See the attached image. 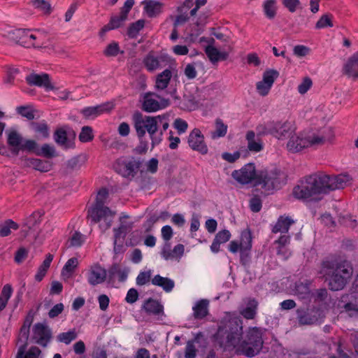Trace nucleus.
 Wrapping results in <instances>:
<instances>
[{"label": "nucleus", "instance_id": "1", "mask_svg": "<svg viewBox=\"0 0 358 358\" xmlns=\"http://www.w3.org/2000/svg\"><path fill=\"white\" fill-rule=\"evenodd\" d=\"M243 334V320L240 317H233L219 327L215 337L221 347H232L236 355L253 357L263 346L262 329L250 327L244 338Z\"/></svg>", "mask_w": 358, "mask_h": 358}, {"label": "nucleus", "instance_id": "2", "mask_svg": "<svg viewBox=\"0 0 358 358\" xmlns=\"http://www.w3.org/2000/svg\"><path fill=\"white\" fill-rule=\"evenodd\" d=\"M322 265L329 289L342 290L352 275L351 264L340 257H328L322 262Z\"/></svg>", "mask_w": 358, "mask_h": 358}, {"label": "nucleus", "instance_id": "3", "mask_svg": "<svg viewBox=\"0 0 358 358\" xmlns=\"http://www.w3.org/2000/svg\"><path fill=\"white\" fill-rule=\"evenodd\" d=\"M168 114H164L157 116L143 115L140 111L136 110L132 115L134 127L138 138L144 137L148 131L152 141V145L154 147L162 141V131H160L159 136H156L158 130V123L162 122V119H166Z\"/></svg>", "mask_w": 358, "mask_h": 358}, {"label": "nucleus", "instance_id": "4", "mask_svg": "<svg viewBox=\"0 0 358 358\" xmlns=\"http://www.w3.org/2000/svg\"><path fill=\"white\" fill-rule=\"evenodd\" d=\"M334 131L331 127H324L310 136H292L287 143L288 150L292 152H297L305 148L314 145H323L330 141L334 137Z\"/></svg>", "mask_w": 358, "mask_h": 358}, {"label": "nucleus", "instance_id": "5", "mask_svg": "<svg viewBox=\"0 0 358 358\" xmlns=\"http://www.w3.org/2000/svg\"><path fill=\"white\" fill-rule=\"evenodd\" d=\"M320 173L310 175L293 188V196L299 200H306L319 194H325Z\"/></svg>", "mask_w": 358, "mask_h": 358}, {"label": "nucleus", "instance_id": "6", "mask_svg": "<svg viewBox=\"0 0 358 358\" xmlns=\"http://www.w3.org/2000/svg\"><path fill=\"white\" fill-rule=\"evenodd\" d=\"M286 174L277 169L261 171L257 176V184L262 185L266 190L280 189L286 183Z\"/></svg>", "mask_w": 358, "mask_h": 358}, {"label": "nucleus", "instance_id": "7", "mask_svg": "<svg viewBox=\"0 0 358 358\" xmlns=\"http://www.w3.org/2000/svg\"><path fill=\"white\" fill-rule=\"evenodd\" d=\"M338 306L350 317H358V273L349 293L341 296Z\"/></svg>", "mask_w": 358, "mask_h": 358}, {"label": "nucleus", "instance_id": "8", "mask_svg": "<svg viewBox=\"0 0 358 358\" xmlns=\"http://www.w3.org/2000/svg\"><path fill=\"white\" fill-rule=\"evenodd\" d=\"M108 196V191L106 188H101L98 192L94 206L88 210L87 217L90 220L91 224H96L101 219L111 215L110 208L104 206Z\"/></svg>", "mask_w": 358, "mask_h": 358}, {"label": "nucleus", "instance_id": "9", "mask_svg": "<svg viewBox=\"0 0 358 358\" xmlns=\"http://www.w3.org/2000/svg\"><path fill=\"white\" fill-rule=\"evenodd\" d=\"M143 162L140 159H135L134 157L127 159L122 157L115 161L113 169L116 173L123 178L131 179L136 176Z\"/></svg>", "mask_w": 358, "mask_h": 358}, {"label": "nucleus", "instance_id": "10", "mask_svg": "<svg viewBox=\"0 0 358 358\" xmlns=\"http://www.w3.org/2000/svg\"><path fill=\"white\" fill-rule=\"evenodd\" d=\"M169 105V99L161 98L155 92H147L143 96L141 109L147 113H153L164 109Z\"/></svg>", "mask_w": 358, "mask_h": 358}, {"label": "nucleus", "instance_id": "11", "mask_svg": "<svg viewBox=\"0 0 358 358\" xmlns=\"http://www.w3.org/2000/svg\"><path fill=\"white\" fill-rule=\"evenodd\" d=\"M76 136L75 131L68 126L57 129L53 134L55 143L65 150L75 147Z\"/></svg>", "mask_w": 358, "mask_h": 358}, {"label": "nucleus", "instance_id": "12", "mask_svg": "<svg viewBox=\"0 0 358 358\" xmlns=\"http://www.w3.org/2000/svg\"><path fill=\"white\" fill-rule=\"evenodd\" d=\"M320 175L324 194H328L335 189H343L350 181V176L348 175L341 174L334 176H330L324 173H320Z\"/></svg>", "mask_w": 358, "mask_h": 358}, {"label": "nucleus", "instance_id": "13", "mask_svg": "<svg viewBox=\"0 0 358 358\" xmlns=\"http://www.w3.org/2000/svg\"><path fill=\"white\" fill-rule=\"evenodd\" d=\"M52 338V331L47 324L38 322L34 325L31 340L35 343L45 348L50 342Z\"/></svg>", "mask_w": 358, "mask_h": 358}, {"label": "nucleus", "instance_id": "14", "mask_svg": "<svg viewBox=\"0 0 358 358\" xmlns=\"http://www.w3.org/2000/svg\"><path fill=\"white\" fill-rule=\"evenodd\" d=\"M296 313L299 323L303 325L314 324L324 316L322 310L315 306L306 309H298Z\"/></svg>", "mask_w": 358, "mask_h": 358}, {"label": "nucleus", "instance_id": "15", "mask_svg": "<svg viewBox=\"0 0 358 358\" xmlns=\"http://www.w3.org/2000/svg\"><path fill=\"white\" fill-rule=\"evenodd\" d=\"M257 174L254 164L249 163L241 169L234 171L231 176L239 183L246 185L251 182L253 180H255L257 182Z\"/></svg>", "mask_w": 358, "mask_h": 358}, {"label": "nucleus", "instance_id": "16", "mask_svg": "<svg viewBox=\"0 0 358 358\" xmlns=\"http://www.w3.org/2000/svg\"><path fill=\"white\" fill-rule=\"evenodd\" d=\"M189 146L201 155L208 153V149L204 142V136L199 129L194 128L189 134L187 138Z\"/></svg>", "mask_w": 358, "mask_h": 358}, {"label": "nucleus", "instance_id": "17", "mask_svg": "<svg viewBox=\"0 0 358 358\" xmlns=\"http://www.w3.org/2000/svg\"><path fill=\"white\" fill-rule=\"evenodd\" d=\"M34 313L31 310L29 311L23 325L20 331V340L24 339V344L22 345L17 351V358H22L27 347V341L29 336V329L34 320Z\"/></svg>", "mask_w": 358, "mask_h": 358}, {"label": "nucleus", "instance_id": "18", "mask_svg": "<svg viewBox=\"0 0 358 358\" xmlns=\"http://www.w3.org/2000/svg\"><path fill=\"white\" fill-rule=\"evenodd\" d=\"M25 81L29 86L44 87L46 91L55 89L51 83L50 76L45 73L41 74L31 73L25 77Z\"/></svg>", "mask_w": 358, "mask_h": 358}, {"label": "nucleus", "instance_id": "19", "mask_svg": "<svg viewBox=\"0 0 358 358\" xmlns=\"http://www.w3.org/2000/svg\"><path fill=\"white\" fill-rule=\"evenodd\" d=\"M113 106V103L106 102L95 106L85 107L80 110V113L84 118L93 120L104 113L110 112Z\"/></svg>", "mask_w": 358, "mask_h": 358}, {"label": "nucleus", "instance_id": "20", "mask_svg": "<svg viewBox=\"0 0 358 358\" xmlns=\"http://www.w3.org/2000/svg\"><path fill=\"white\" fill-rule=\"evenodd\" d=\"M107 278V271L96 264L92 266L87 274V281L90 285L96 286L103 283Z\"/></svg>", "mask_w": 358, "mask_h": 358}, {"label": "nucleus", "instance_id": "21", "mask_svg": "<svg viewBox=\"0 0 358 358\" xmlns=\"http://www.w3.org/2000/svg\"><path fill=\"white\" fill-rule=\"evenodd\" d=\"M142 308L149 315L156 316L164 315V306L158 301L152 298H149L144 302Z\"/></svg>", "mask_w": 358, "mask_h": 358}, {"label": "nucleus", "instance_id": "22", "mask_svg": "<svg viewBox=\"0 0 358 358\" xmlns=\"http://www.w3.org/2000/svg\"><path fill=\"white\" fill-rule=\"evenodd\" d=\"M274 124L275 133L273 134V136L278 139H283L290 136L292 133L291 122L289 121H274Z\"/></svg>", "mask_w": 358, "mask_h": 358}, {"label": "nucleus", "instance_id": "23", "mask_svg": "<svg viewBox=\"0 0 358 358\" xmlns=\"http://www.w3.org/2000/svg\"><path fill=\"white\" fill-rule=\"evenodd\" d=\"M245 138L248 142V148L250 151L258 152L263 150L264 145L261 138L257 137L255 131H247Z\"/></svg>", "mask_w": 358, "mask_h": 358}, {"label": "nucleus", "instance_id": "24", "mask_svg": "<svg viewBox=\"0 0 358 358\" xmlns=\"http://www.w3.org/2000/svg\"><path fill=\"white\" fill-rule=\"evenodd\" d=\"M343 73L349 77L358 78V52L348 59L343 66Z\"/></svg>", "mask_w": 358, "mask_h": 358}, {"label": "nucleus", "instance_id": "25", "mask_svg": "<svg viewBox=\"0 0 358 358\" xmlns=\"http://www.w3.org/2000/svg\"><path fill=\"white\" fill-rule=\"evenodd\" d=\"M231 238V233L229 230L223 229L220 231L215 236V238L210 245V250L213 253H217L220 251V247L222 243H227Z\"/></svg>", "mask_w": 358, "mask_h": 358}, {"label": "nucleus", "instance_id": "26", "mask_svg": "<svg viewBox=\"0 0 358 358\" xmlns=\"http://www.w3.org/2000/svg\"><path fill=\"white\" fill-rule=\"evenodd\" d=\"M116 275L118 276L120 282H124L128 276V271L125 268L121 269L120 264L115 263L108 270V280L110 281L113 280Z\"/></svg>", "mask_w": 358, "mask_h": 358}, {"label": "nucleus", "instance_id": "27", "mask_svg": "<svg viewBox=\"0 0 358 358\" xmlns=\"http://www.w3.org/2000/svg\"><path fill=\"white\" fill-rule=\"evenodd\" d=\"M258 302L255 299H249L246 306L240 310V314L247 320H253L257 315Z\"/></svg>", "mask_w": 358, "mask_h": 358}, {"label": "nucleus", "instance_id": "28", "mask_svg": "<svg viewBox=\"0 0 358 358\" xmlns=\"http://www.w3.org/2000/svg\"><path fill=\"white\" fill-rule=\"evenodd\" d=\"M26 165L41 172H48L52 168V164L48 161L36 158H27L25 159Z\"/></svg>", "mask_w": 358, "mask_h": 358}, {"label": "nucleus", "instance_id": "29", "mask_svg": "<svg viewBox=\"0 0 358 358\" xmlns=\"http://www.w3.org/2000/svg\"><path fill=\"white\" fill-rule=\"evenodd\" d=\"M152 284L162 287L166 292H170L173 290L175 282L171 278L162 277L157 274L151 280Z\"/></svg>", "mask_w": 358, "mask_h": 358}, {"label": "nucleus", "instance_id": "30", "mask_svg": "<svg viewBox=\"0 0 358 358\" xmlns=\"http://www.w3.org/2000/svg\"><path fill=\"white\" fill-rule=\"evenodd\" d=\"M171 77H172V73H171V70H169L168 69H165L162 73H159L156 76L155 85V89L157 90H165L168 87V85L171 81Z\"/></svg>", "mask_w": 358, "mask_h": 358}, {"label": "nucleus", "instance_id": "31", "mask_svg": "<svg viewBox=\"0 0 358 358\" xmlns=\"http://www.w3.org/2000/svg\"><path fill=\"white\" fill-rule=\"evenodd\" d=\"M127 17L121 13L120 15H114L110 17L109 22L103 26L100 31V35H104L107 31L120 27Z\"/></svg>", "mask_w": 358, "mask_h": 358}, {"label": "nucleus", "instance_id": "32", "mask_svg": "<svg viewBox=\"0 0 358 358\" xmlns=\"http://www.w3.org/2000/svg\"><path fill=\"white\" fill-rule=\"evenodd\" d=\"M29 127L36 134L43 138H48L50 136V127L45 120L41 122H31Z\"/></svg>", "mask_w": 358, "mask_h": 358}, {"label": "nucleus", "instance_id": "33", "mask_svg": "<svg viewBox=\"0 0 358 358\" xmlns=\"http://www.w3.org/2000/svg\"><path fill=\"white\" fill-rule=\"evenodd\" d=\"M145 3V11L149 17H156L162 12L163 4L159 1L150 0Z\"/></svg>", "mask_w": 358, "mask_h": 358}, {"label": "nucleus", "instance_id": "34", "mask_svg": "<svg viewBox=\"0 0 358 358\" xmlns=\"http://www.w3.org/2000/svg\"><path fill=\"white\" fill-rule=\"evenodd\" d=\"M208 305L209 301L207 299L199 301L193 307L194 318L197 320L204 318L208 314Z\"/></svg>", "mask_w": 358, "mask_h": 358}, {"label": "nucleus", "instance_id": "35", "mask_svg": "<svg viewBox=\"0 0 358 358\" xmlns=\"http://www.w3.org/2000/svg\"><path fill=\"white\" fill-rule=\"evenodd\" d=\"M293 223L294 221L290 217L280 216L272 229V232L275 234L278 232L286 233Z\"/></svg>", "mask_w": 358, "mask_h": 358}, {"label": "nucleus", "instance_id": "36", "mask_svg": "<svg viewBox=\"0 0 358 358\" xmlns=\"http://www.w3.org/2000/svg\"><path fill=\"white\" fill-rule=\"evenodd\" d=\"M246 243L243 244V250L240 252V262L243 266H248L251 261L250 250L252 248V238H247L245 236Z\"/></svg>", "mask_w": 358, "mask_h": 358}, {"label": "nucleus", "instance_id": "37", "mask_svg": "<svg viewBox=\"0 0 358 358\" xmlns=\"http://www.w3.org/2000/svg\"><path fill=\"white\" fill-rule=\"evenodd\" d=\"M274 121H269L263 124H258L255 128V134L257 137L262 138L266 135H271L275 133L274 127Z\"/></svg>", "mask_w": 358, "mask_h": 358}, {"label": "nucleus", "instance_id": "38", "mask_svg": "<svg viewBox=\"0 0 358 358\" xmlns=\"http://www.w3.org/2000/svg\"><path fill=\"white\" fill-rule=\"evenodd\" d=\"M263 12L265 16L273 20L277 14V1L276 0H265L262 4Z\"/></svg>", "mask_w": 358, "mask_h": 358}, {"label": "nucleus", "instance_id": "39", "mask_svg": "<svg viewBox=\"0 0 358 358\" xmlns=\"http://www.w3.org/2000/svg\"><path fill=\"white\" fill-rule=\"evenodd\" d=\"M203 335L201 332H199L195 336L194 338L192 341H188L185 348V358H195L196 356V349L194 343H199L201 338H203Z\"/></svg>", "mask_w": 358, "mask_h": 358}, {"label": "nucleus", "instance_id": "40", "mask_svg": "<svg viewBox=\"0 0 358 358\" xmlns=\"http://www.w3.org/2000/svg\"><path fill=\"white\" fill-rule=\"evenodd\" d=\"M53 259V255L48 254L45 259L43 260L41 265L38 267L36 274L35 275V280L40 282L43 280L45 275L48 268H50V264Z\"/></svg>", "mask_w": 358, "mask_h": 358}, {"label": "nucleus", "instance_id": "41", "mask_svg": "<svg viewBox=\"0 0 358 358\" xmlns=\"http://www.w3.org/2000/svg\"><path fill=\"white\" fill-rule=\"evenodd\" d=\"M245 236L248 238H252L251 233L250 231H244L241 234V240L238 242V241H231L229 244V250L232 253H236L238 250L241 252L243 250V244L246 243L247 241H245Z\"/></svg>", "mask_w": 358, "mask_h": 358}, {"label": "nucleus", "instance_id": "42", "mask_svg": "<svg viewBox=\"0 0 358 358\" xmlns=\"http://www.w3.org/2000/svg\"><path fill=\"white\" fill-rule=\"evenodd\" d=\"M37 156L45 157L47 159H52L57 156L55 148L50 144L45 143L41 148H38V151L36 152Z\"/></svg>", "mask_w": 358, "mask_h": 358}, {"label": "nucleus", "instance_id": "43", "mask_svg": "<svg viewBox=\"0 0 358 358\" xmlns=\"http://www.w3.org/2000/svg\"><path fill=\"white\" fill-rule=\"evenodd\" d=\"M29 29H17L8 32L9 37L11 40L17 43L26 42L25 38L27 36Z\"/></svg>", "mask_w": 358, "mask_h": 358}, {"label": "nucleus", "instance_id": "44", "mask_svg": "<svg viewBox=\"0 0 358 358\" xmlns=\"http://www.w3.org/2000/svg\"><path fill=\"white\" fill-rule=\"evenodd\" d=\"M310 283L308 280H306L305 282H296V294L302 299L308 297L310 294Z\"/></svg>", "mask_w": 358, "mask_h": 358}, {"label": "nucleus", "instance_id": "45", "mask_svg": "<svg viewBox=\"0 0 358 358\" xmlns=\"http://www.w3.org/2000/svg\"><path fill=\"white\" fill-rule=\"evenodd\" d=\"M215 129L211 134L213 138L223 137L227 131V125L220 118H217L215 122Z\"/></svg>", "mask_w": 358, "mask_h": 358}, {"label": "nucleus", "instance_id": "46", "mask_svg": "<svg viewBox=\"0 0 358 358\" xmlns=\"http://www.w3.org/2000/svg\"><path fill=\"white\" fill-rule=\"evenodd\" d=\"M145 25L144 20H138L135 22L130 24L127 29V35L130 38H136L139 31L143 29Z\"/></svg>", "mask_w": 358, "mask_h": 358}, {"label": "nucleus", "instance_id": "47", "mask_svg": "<svg viewBox=\"0 0 358 358\" xmlns=\"http://www.w3.org/2000/svg\"><path fill=\"white\" fill-rule=\"evenodd\" d=\"M162 61H164L162 56L155 57L153 55H148L144 59V64L147 69L152 71L160 66V62Z\"/></svg>", "mask_w": 358, "mask_h": 358}, {"label": "nucleus", "instance_id": "48", "mask_svg": "<svg viewBox=\"0 0 358 358\" xmlns=\"http://www.w3.org/2000/svg\"><path fill=\"white\" fill-rule=\"evenodd\" d=\"M78 337V334L76 329H71L67 332L60 333L57 336V340L59 342L64 343L66 345H69L71 341L76 340Z\"/></svg>", "mask_w": 358, "mask_h": 358}, {"label": "nucleus", "instance_id": "49", "mask_svg": "<svg viewBox=\"0 0 358 358\" xmlns=\"http://www.w3.org/2000/svg\"><path fill=\"white\" fill-rule=\"evenodd\" d=\"M19 225L12 220H7L0 225V236H8L10 234V229L17 230Z\"/></svg>", "mask_w": 358, "mask_h": 358}, {"label": "nucleus", "instance_id": "50", "mask_svg": "<svg viewBox=\"0 0 358 358\" xmlns=\"http://www.w3.org/2000/svg\"><path fill=\"white\" fill-rule=\"evenodd\" d=\"M22 151H26L29 153H34L36 155L38 151L39 145L37 142L32 139L23 140L21 145Z\"/></svg>", "mask_w": 358, "mask_h": 358}, {"label": "nucleus", "instance_id": "51", "mask_svg": "<svg viewBox=\"0 0 358 358\" xmlns=\"http://www.w3.org/2000/svg\"><path fill=\"white\" fill-rule=\"evenodd\" d=\"M30 3L36 9L40 10L45 14H50L52 12V7L50 3L45 0H31Z\"/></svg>", "mask_w": 358, "mask_h": 358}, {"label": "nucleus", "instance_id": "52", "mask_svg": "<svg viewBox=\"0 0 358 358\" xmlns=\"http://www.w3.org/2000/svg\"><path fill=\"white\" fill-rule=\"evenodd\" d=\"M22 136L16 131H10L8 134L7 143L8 146L21 145L23 141Z\"/></svg>", "mask_w": 358, "mask_h": 358}, {"label": "nucleus", "instance_id": "53", "mask_svg": "<svg viewBox=\"0 0 358 358\" xmlns=\"http://www.w3.org/2000/svg\"><path fill=\"white\" fill-rule=\"evenodd\" d=\"M279 76V72L275 69H268L263 73L262 81L272 87L275 80Z\"/></svg>", "mask_w": 358, "mask_h": 358}, {"label": "nucleus", "instance_id": "54", "mask_svg": "<svg viewBox=\"0 0 358 358\" xmlns=\"http://www.w3.org/2000/svg\"><path fill=\"white\" fill-rule=\"evenodd\" d=\"M85 157L81 155H78L72 157L68 160L66 163L67 168L71 170L79 169L81 166L85 163Z\"/></svg>", "mask_w": 358, "mask_h": 358}, {"label": "nucleus", "instance_id": "55", "mask_svg": "<svg viewBox=\"0 0 358 358\" xmlns=\"http://www.w3.org/2000/svg\"><path fill=\"white\" fill-rule=\"evenodd\" d=\"M94 138L92 128L90 126H84L79 134V140L82 143H87L92 141Z\"/></svg>", "mask_w": 358, "mask_h": 358}, {"label": "nucleus", "instance_id": "56", "mask_svg": "<svg viewBox=\"0 0 358 358\" xmlns=\"http://www.w3.org/2000/svg\"><path fill=\"white\" fill-rule=\"evenodd\" d=\"M17 113L21 116L26 117L29 120L34 119V110L31 109L30 106H20L16 108Z\"/></svg>", "mask_w": 358, "mask_h": 358}, {"label": "nucleus", "instance_id": "57", "mask_svg": "<svg viewBox=\"0 0 358 358\" xmlns=\"http://www.w3.org/2000/svg\"><path fill=\"white\" fill-rule=\"evenodd\" d=\"M131 224H121L118 228H114V238L116 239H120V238H122V240L124 239L127 234L130 231L131 229Z\"/></svg>", "mask_w": 358, "mask_h": 358}, {"label": "nucleus", "instance_id": "58", "mask_svg": "<svg viewBox=\"0 0 358 358\" xmlns=\"http://www.w3.org/2000/svg\"><path fill=\"white\" fill-rule=\"evenodd\" d=\"M43 215V213L40 211L34 212L27 219L26 221V225L27 227L31 229L34 227H35L36 224L40 223L41 222V217Z\"/></svg>", "mask_w": 358, "mask_h": 358}, {"label": "nucleus", "instance_id": "59", "mask_svg": "<svg viewBox=\"0 0 358 358\" xmlns=\"http://www.w3.org/2000/svg\"><path fill=\"white\" fill-rule=\"evenodd\" d=\"M78 262L77 258L72 257L69 259L62 268V275H66V273L71 275L78 266Z\"/></svg>", "mask_w": 358, "mask_h": 358}, {"label": "nucleus", "instance_id": "60", "mask_svg": "<svg viewBox=\"0 0 358 358\" xmlns=\"http://www.w3.org/2000/svg\"><path fill=\"white\" fill-rule=\"evenodd\" d=\"M332 27L333 23L331 20V15L330 14H325L322 15L319 20L315 24L316 29H322L324 27Z\"/></svg>", "mask_w": 358, "mask_h": 358}, {"label": "nucleus", "instance_id": "61", "mask_svg": "<svg viewBox=\"0 0 358 358\" xmlns=\"http://www.w3.org/2000/svg\"><path fill=\"white\" fill-rule=\"evenodd\" d=\"M152 272L150 270L141 271L138 275L136 282L138 286H143L150 282L151 279Z\"/></svg>", "mask_w": 358, "mask_h": 358}, {"label": "nucleus", "instance_id": "62", "mask_svg": "<svg viewBox=\"0 0 358 358\" xmlns=\"http://www.w3.org/2000/svg\"><path fill=\"white\" fill-rule=\"evenodd\" d=\"M120 51L119 45L116 42H112L107 45L103 51L104 55L106 57H115L118 55Z\"/></svg>", "mask_w": 358, "mask_h": 358}, {"label": "nucleus", "instance_id": "63", "mask_svg": "<svg viewBox=\"0 0 358 358\" xmlns=\"http://www.w3.org/2000/svg\"><path fill=\"white\" fill-rule=\"evenodd\" d=\"M205 52L212 63L218 62L217 55L219 50L214 46L209 45L205 49Z\"/></svg>", "mask_w": 358, "mask_h": 358}, {"label": "nucleus", "instance_id": "64", "mask_svg": "<svg viewBox=\"0 0 358 358\" xmlns=\"http://www.w3.org/2000/svg\"><path fill=\"white\" fill-rule=\"evenodd\" d=\"M262 207V201L259 196H254L250 200V208L254 213H258Z\"/></svg>", "mask_w": 358, "mask_h": 358}]
</instances>
